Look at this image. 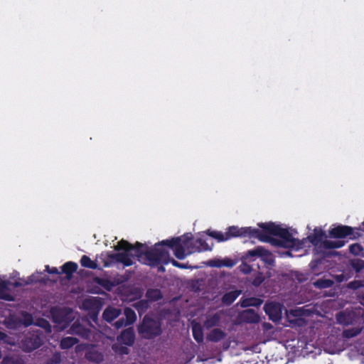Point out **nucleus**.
<instances>
[{
	"label": "nucleus",
	"mask_w": 364,
	"mask_h": 364,
	"mask_svg": "<svg viewBox=\"0 0 364 364\" xmlns=\"http://www.w3.org/2000/svg\"><path fill=\"white\" fill-rule=\"evenodd\" d=\"M240 269L244 274H249L252 271V267L246 263L242 262L240 266Z\"/></svg>",
	"instance_id": "obj_45"
},
{
	"label": "nucleus",
	"mask_w": 364,
	"mask_h": 364,
	"mask_svg": "<svg viewBox=\"0 0 364 364\" xmlns=\"http://www.w3.org/2000/svg\"><path fill=\"white\" fill-rule=\"evenodd\" d=\"M242 320L248 323H257L259 321V316L253 309H247L241 314Z\"/></svg>",
	"instance_id": "obj_14"
},
{
	"label": "nucleus",
	"mask_w": 364,
	"mask_h": 364,
	"mask_svg": "<svg viewBox=\"0 0 364 364\" xmlns=\"http://www.w3.org/2000/svg\"><path fill=\"white\" fill-rule=\"evenodd\" d=\"M258 225L261 229L230 226L225 232L228 240L237 237H249L263 242H269L277 247L292 248L296 245V239L287 228L272 222L259 223Z\"/></svg>",
	"instance_id": "obj_1"
},
{
	"label": "nucleus",
	"mask_w": 364,
	"mask_h": 364,
	"mask_svg": "<svg viewBox=\"0 0 364 364\" xmlns=\"http://www.w3.org/2000/svg\"><path fill=\"white\" fill-rule=\"evenodd\" d=\"M169 263H171L173 267H178V268H180V269H186V268H188L187 264H183V263H180V262H177L176 260H175L174 259H171L170 258V262Z\"/></svg>",
	"instance_id": "obj_46"
},
{
	"label": "nucleus",
	"mask_w": 364,
	"mask_h": 364,
	"mask_svg": "<svg viewBox=\"0 0 364 364\" xmlns=\"http://www.w3.org/2000/svg\"><path fill=\"white\" fill-rule=\"evenodd\" d=\"M1 364H25L20 358L6 356L3 358Z\"/></svg>",
	"instance_id": "obj_34"
},
{
	"label": "nucleus",
	"mask_w": 364,
	"mask_h": 364,
	"mask_svg": "<svg viewBox=\"0 0 364 364\" xmlns=\"http://www.w3.org/2000/svg\"><path fill=\"white\" fill-rule=\"evenodd\" d=\"M362 328L359 327H353L346 329L343 331V336L346 338H351L360 334Z\"/></svg>",
	"instance_id": "obj_31"
},
{
	"label": "nucleus",
	"mask_w": 364,
	"mask_h": 364,
	"mask_svg": "<svg viewBox=\"0 0 364 364\" xmlns=\"http://www.w3.org/2000/svg\"><path fill=\"white\" fill-rule=\"evenodd\" d=\"M225 333L220 328L213 329L207 336V339L213 342H218L223 339Z\"/></svg>",
	"instance_id": "obj_19"
},
{
	"label": "nucleus",
	"mask_w": 364,
	"mask_h": 364,
	"mask_svg": "<svg viewBox=\"0 0 364 364\" xmlns=\"http://www.w3.org/2000/svg\"><path fill=\"white\" fill-rule=\"evenodd\" d=\"M46 270L49 273V274H59L60 272L58 269V268L56 267H52V268H50V267L48 265H46Z\"/></svg>",
	"instance_id": "obj_49"
},
{
	"label": "nucleus",
	"mask_w": 364,
	"mask_h": 364,
	"mask_svg": "<svg viewBox=\"0 0 364 364\" xmlns=\"http://www.w3.org/2000/svg\"><path fill=\"white\" fill-rule=\"evenodd\" d=\"M333 284V281L326 279H318L314 282V287L318 289H326L331 287Z\"/></svg>",
	"instance_id": "obj_32"
},
{
	"label": "nucleus",
	"mask_w": 364,
	"mask_h": 364,
	"mask_svg": "<svg viewBox=\"0 0 364 364\" xmlns=\"http://www.w3.org/2000/svg\"><path fill=\"white\" fill-rule=\"evenodd\" d=\"M114 250L117 251L124 250L127 255H130L132 258L134 255L131 253V252H134V256L137 258L138 261L141 262V258L143 256L145 257V251L147 249V247L145 245L136 242L135 245H132L128 241L122 240L118 242L117 245L115 246Z\"/></svg>",
	"instance_id": "obj_5"
},
{
	"label": "nucleus",
	"mask_w": 364,
	"mask_h": 364,
	"mask_svg": "<svg viewBox=\"0 0 364 364\" xmlns=\"http://www.w3.org/2000/svg\"><path fill=\"white\" fill-rule=\"evenodd\" d=\"M18 286H20V284L18 282H16L15 283V287H18Z\"/></svg>",
	"instance_id": "obj_59"
},
{
	"label": "nucleus",
	"mask_w": 364,
	"mask_h": 364,
	"mask_svg": "<svg viewBox=\"0 0 364 364\" xmlns=\"http://www.w3.org/2000/svg\"><path fill=\"white\" fill-rule=\"evenodd\" d=\"M37 325L38 326L43 328L48 332L51 331V326L50 323L45 318H41L38 320Z\"/></svg>",
	"instance_id": "obj_42"
},
{
	"label": "nucleus",
	"mask_w": 364,
	"mask_h": 364,
	"mask_svg": "<svg viewBox=\"0 0 364 364\" xmlns=\"http://www.w3.org/2000/svg\"><path fill=\"white\" fill-rule=\"evenodd\" d=\"M139 334L144 338L153 339L162 333L161 323L149 315H145L137 327Z\"/></svg>",
	"instance_id": "obj_3"
},
{
	"label": "nucleus",
	"mask_w": 364,
	"mask_h": 364,
	"mask_svg": "<svg viewBox=\"0 0 364 364\" xmlns=\"http://www.w3.org/2000/svg\"><path fill=\"white\" fill-rule=\"evenodd\" d=\"M208 264L210 267H223L221 259L210 260L208 262Z\"/></svg>",
	"instance_id": "obj_48"
},
{
	"label": "nucleus",
	"mask_w": 364,
	"mask_h": 364,
	"mask_svg": "<svg viewBox=\"0 0 364 364\" xmlns=\"http://www.w3.org/2000/svg\"><path fill=\"white\" fill-rule=\"evenodd\" d=\"M195 245L198 246L196 247V250H193V252L208 251L212 250V247H210L206 241L201 237L196 240ZM191 252H193V251Z\"/></svg>",
	"instance_id": "obj_27"
},
{
	"label": "nucleus",
	"mask_w": 364,
	"mask_h": 364,
	"mask_svg": "<svg viewBox=\"0 0 364 364\" xmlns=\"http://www.w3.org/2000/svg\"><path fill=\"white\" fill-rule=\"evenodd\" d=\"M326 235L325 232L318 228H315L314 230V232L310 234L307 239L315 247L323 245V239L326 238Z\"/></svg>",
	"instance_id": "obj_11"
},
{
	"label": "nucleus",
	"mask_w": 364,
	"mask_h": 364,
	"mask_svg": "<svg viewBox=\"0 0 364 364\" xmlns=\"http://www.w3.org/2000/svg\"><path fill=\"white\" fill-rule=\"evenodd\" d=\"M77 264L74 262H67L61 267L62 272L64 273L68 279H70L74 272L77 269Z\"/></svg>",
	"instance_id": "obj_16"
},
{
	"label": "nucleus",
	"mask_w": 364,
	"mask_h": 364,
	"mask_svg": "<svg viewBox=\"0 0 364 364\" xmlns=\"http://www.w3.org/2000/svg\"><path fill=\"white\" fill-rule=\"evenodd\" d=\"M220 321V316L218 313L214 314L206 318L204 321L203 326L206 329H210L213 327L217 326Z\"/></svg>",
	"instance_id": "obj_21"
},
{
	"label": "nucleus",
	"mask_w": 364,
	"mask_h": 364,
	"mask_svg": "<svg viewBox=\"0 0 364 364\" xmlns=\"http://www.w3.org/2000/svg\"><path fill=\"white\" fill-rule=\"evenodd\" d=\"M260 304L259 300L258 299L252 297L244 299L242 303L241 306L242 307H248V306H257Z\"/></svg>",
	"instance_id": "obj_36"
},
{
	"label": "nucleus",
	"mask_w": 364,
	"mask_h": 364,
	"mask_svg": "<svg viewBox=\"0 0 364 364\" xmlns=\"http://www.w3.org/2000/svg\"><path fill=\"white\" fill-rule=\"evenodd\" d=\"M61 362V355L60 353H55L50 358L46 360V364H58Z\"/></svg>",
	"instance_id": "obj_39"
},
{
	"label": "nucleus",
	"mask_w": 364,
	"mask_h": 364,
	"mask_svg": "<svg viewBox=\"0 0 364 364\" xmlns=\"http://www.w3.org/2000/svg\"><path fill=\"white\" fill-rule=\"evenodd\" d=\"M94 281L96 284L101 286L107 291H111L114 286L113 283L109 279L106 278L96 277L95 278Z\"/></svg>",
	"instance_id": "obj_29"
},
{
	"label": "nucleus",
	"mask_w": 364,
	"mask_h": 364,
	"mask_svg": "<svg viewBox=\"0 0 364 364\" xmlns=\"http://www.w3.org/2000/svg\"><path fill=\"white\" fill-rule=\"evenodd\" d=\"M355 313L353 311H341L336 315V320L338 323L343 325H350L354 322Z\"/></svg>",
	"instance_id": "obj_13"
},
{
	"label": "nucleus",
	"mask_w": 364,
	"mask_h": 364,
	"mask_svg": "<svg viewBox=\"0 0 364 364\" xmlns=\"http://www.w3.org/2000/svg\"><path fill=\"white\" fill-rule=\"evenodd\" d=\"M180 238H171L161 241L160 244L173 249L175 257L178 259H183L186 257V247L182 244H180Z\"/></svg>",
	"instance_id": "obj_8"
},
{
	"label": "nucleus",
	"mask_w": 364,
	"mask_h": 364,
	"mask_svg": "<svg viewBox=\"0 0 364 364\" xmlns=\"http://www.w3.org/2000/svg\"><path fill=\"white\" fill-rule=\"evenodd\" d=\"M205 232L208 235L215 239L219 242L228 240L226 235V232L224 234L220 231L210 230H208Z\"/></svg>",
	"instance_id": "obj_28"
},
{
	"label": "nucleus",
	"mask_w": 364,
	"mask_h": 364,
	"mask_svg": "<svg viewBox=\"0 0 364 364\" xmlns=\"http://www.w3.org/2000/svg\"><path fill=\"white\" fill-rule=\"evenodd\" d=\"M364 282L361 280H353L348 284V287L349 289L356 290L359 288L364 287Z\"/></svg>",
	"instance_id": "obj_40"
},
{
	"label": "nucleus",
	"mask_w": 364,
	"mask_h": 364,
	"mask_svg": "<svg viewBox=\"0 0 364 364\" xmlns=\"http://www.w3.org/2000/svg\"><path fill=\"white\" fill-rule=\"evenodd\" d=\"M221 262L223 267H232L235 264L234 260L230 258L221 259Z\"/></svg>",
	"instance_id": "obj_44"
},
{
	"label": "nucleus",
	"mask_w": 364,
	"mask_h": 364,
	"mask_svg": "<svg viewBox=\"0 0 364 364\" xmlns=\"http://www.w3.org/2000/svg\"><path fill=\"white\" fill-rule=\"evenodd\" d=\"M127 326L126 325V321L124 320V318H119V320H117L114 323V326L117 328V329H119L121 328H122L123 326Z\"/></svg>",
	"instance_id": "obj_47"
},
{
	"label": "nucleus",
	"mask_w": 364,
	"mask_h": 364,
	"mask_svg": "<svg viewBox=\"0 0 364 364\" xmlns=\"http://www.w3.org/2000/svg\"><path fill=\"white\" fill-rule=\"evenodd\" d=\"M264 310L271 321L277 322L282 319V311L280 304L276 302L267 303L264 306Z\"/></svg>",
	"instance_id": "obj_9"
},
{
	"label": "nucleus",
	"mask_w": 364,
	"mask_h": 364,
	"mask_svg": "<svg viewBox=\"0 0 364 364\" xmlns=\"http://www.w3.org/2000/svg\"><path fill=\"white\" fill-rule=\"evenodd\" d=\"M124 314L126 318V325H132L136 321V313L132 309L129 307L124 308Z\"/></svg>",
	"instance_id": "obj_26"
},
{
	"label": "nucleus",
	"mask_w": 364,
	"mask_h": 364,
	"mask_svg": "<svg viewBox=\"0 0 364 364\" xmlns=\"http://www.w3.org/2000/svg\"><path fill=\"white\" fill-rule=\"evenodd\" d=\"M22 315L23 317V320L18 321V323L23 324L26 327L31 326L33 323V318L32 315L27 312H23Z\"/></svg>",
	"instance_id": "obj_35"
},
{
	"label": "nucleus",
	"mask_w": 364,
	"mask_h": 364,
	"mask_svg": "<svg viewBox=\"0 0 364 364\" xmlns=\"http://www.w3.org/2000/svg\"><path fill=\"white\" fill-rule=\"evenodd\" d=\"M260 257L261 259L268 265L272 266L274 264V259L273 258L272 254L267 250L264 249L262 246H257L253 250H248L244 256L245 259H248L249 257Z\"/></svg>",
	"instance_id": "obj_7"
},
{
	"label": "nucleus",
	"mask_w": 364,
	"mask_h": 364,
	"mask_svg": "<svg viewBox=\"0 0 364 364\" xmlns=\"http://www.w3.org/2000/svg\"><path fill=\"white\" fill-rule=\"evenodd\" d=\"M242 291L237 289L225 293L221 298L223 304L225 306L231 305L240 295Z\"/></svg>",
	"instance_id": "obj_15"
},
{
	"label": "nucleus",
	"mask_w": 364,
	"mask_h": 364,
	"mask_svg": "<svg viewBox=\"0 0 364 364\" xmlns=\"http://www.w3.org/2000/svg\"><path fill=\"white\" fill-rule=\"evenodd\" d=\"M38 346H33V347H32V348H30L28 350V351H31V350H33V349H36V348H38Z\"/></svg>",
	"instance_id": "obj_56"
},
{
	"label": "nucleus",
	"mask_w": 364,
	"mask_h": 364,
	"mask_svg": "<svg viewBox=\"0 0 364 364\" xmlns=\"http://www.w3.org/2000/svg\"><path fill=\"white\" fill-rule=\"evenodd\" d=\"M346 244V242L344 240H336V241H332V240H324L323 242V247L325 249H338L343 247Z\"/></svg>",
	"instance_id": "obj_24"
},
{
	"label": "nucleus",
	"mask_w": 364,
	"mask_h": 364,
	"mask_svg": "<svg viewBox=\"0 0 364 364\" xmlns=\"http://www.w3.org/2000/svg\"><path fill=\"white\" fill-rule=\"evenodd\" d=\"M79 340L75 337H65L61 339L60 343V347L61 349L65 350L72 348L73 346L77 344Z\"/></svg>",
	"instance_id": "obj_22"
},
{
	"label": "nucleus",
	"mask_w": 364,
	"mask_h": 364,
	"mask_svg": "<svg viewBox=\"0 0 364 364\" xmlns=\"http://www.w3.org/2000/svg\"><path fill=\"white\" fill-rule=\"evenodd\" d=\"M145 296L149 302L157 301L162 299L161 291L159 289H148L146 291Z\"/></svg>",
	"instance_id": "obj_17"
},
{
	"label": "nucleus",
	"mask_w": 364,
	"mask_h": 364,
	"mask_svg": "<svg viewBox=\"0 0 364 364\" xmlns=\"http://www.w3.org/2000/svg\"><path fill=\"white\" fill-rule=\"evenodd\" d=\"M133 306L138 311L139 316L144 314L149 307V301L146 299H141L134 303Z\"/></svg>",
	"instance_id": "obj_25"
},
{
	"label": "nucleus",
	"mask_w": 364,
	"mask_h": 364,
	"mask_svg": "<svg viewBox=\"0 0 364 364\" xmlns=\"http://www.w3.org/2000/svg\"><path fill=\"white\" fill-rule=\"evenodd\" d=\"M192 333L194 339L198 343L203 341V331L201 325L198 323H192Z\"/></svg>",
	"instance_id": "obj_18"
},
{
	"label": "nucleus",
	"mask_w": 364,
	"mask_h": 364,
	"mask_svg": "<svg viewBox=\"0 0 364 364\" xmlns=\"http://www.w3.org/2000/svg\"><path fill=\"white\" fill-rule=\"evenodd\" d=\"M8 289L7 282L5 281L0 282V299H3L7 301H12L13 298L11 296L6 293Z\"/></svg>",
	"instance_id": "obj_30"
},
{
	"label": "nucleus",
	"mask_w": 364,
	"mask_h": 364,
	"mask_svg": "<svg viewBox=\"0 0 364 364\" xmlns=\"http://www.w3.org/2000/svg\"><path fill=\"white\" fill-rule=\"evenodd\" d=\"M159 272H164V271H165V268H164L163 266H161V267L159 268Z\"/></svg>",
	"instance_id": "obj_55"
},
{
	"label": "nucleus",
	"mask_w": 364,
	"mask_h": 364,
	"mask_svg": "<svg viewBox=\"0 0 364 364\" xmlns=\"http://www.w3.org/2000/svg\"><path fill=\"white\" fill-rule=\"evenodd\" d=\"M135 340V333L133 328H127L123 330L117 337V341L128 346H132Z\"/></svg>",
	"instance_id": "obj_10"
},
{
	"label": "nucleus",
	"mask_w": 364,
	"mask_h": 364,
	"mask_svg": "<svg viewBox=\"0 0 364 364\" xmlns=\"http://www.w3.org/2000/svg\"><path fill=\"white\" fill-rule=\"evenodd\" d=\"M122 313L120 309L108 306L102 313V318L108 322L112 323L115 318H118Z\"/></svg>",
	"instance_id": "obj_12"
},
{
	"label": "nucleus",
	"mask_w": 364,
	"mask_h": 364,
	"mask_svg": "<svg viewBox=\"0 0 364 364\" xmlns=\"http://www.w3.org/2000/svg\"><path fill=\"white\" fill-rule=\"evenodd\" d=\"M331 237L341 239L348 236L351 240H355L362 236V233L355 231V228L348 225H338L329 230Z\"/></svg>",
	"instance_id": "obj_6"
},
{
	"label": "nucleus",
	"mask_w": 364,
	"mask_h": 364,
	"mask_svg": "<svg viewBox=\"0 0 364 364\" xmlns=\"http://www.w3.org/2000/svg\"><path fill=\"white\" fill-rule=\"evenodd\" d=\"M160 242L155 244L154 248L146 250L144 264L150 266H156L160 264H168L170 262V255L168 250L164 247Z\"/></svg>",
	"instance_id": "obj_2"
},
{
	"label": "nucleus",
	"mask_w": 364,
	"mask_h": 364,
	"mask_svg": "<svg viewBox=\"0 0 364 364\" xmlns=\"http://www.w3.org/2000/svg\"><path fill=\"white\" fill-rule=\"evenodd\" d=\"M351 267L356 272H359L364 269V260L360 259L353 260Z\"/></svg>",
	"instance_id": "obj_38"
},
{
	"label": "nucleus",
	"mask_w": 364,
	"mask_h": 364,
	"mask_svg": "<svg viewBox=\"0 0 364 364\" xmlns=\"http://www.w3.org/2000/svg\"><path fill=\"white\" fill-rule=\"evenodd\" d=\"M360 303L364 306V294L360 298Z\"/></svg>",
	"instance_id": "obj_54"
},
{
	"label": "nucleus",
	"mask_w": 364,
	"mask_h": 364,
	"mask_svg": "<svg viewBox=\"0 0 364 364\" xmlns=\"http://www.w3.org/2000/svg\"><path fill=\"white\" fill-rule=\"evenodd\" d=\"M84 330V328H82L81 325L77 324L76 323H74L70 329L72 333H76L78 335L82 334V331H83Z\"/></svg>",
	"instance_id": "obj_43"
},
{
	"label": "nucleus",
	"mask_w": 364,
	"mask_h": 364,
	"mask_svg": "<svg viewBox=\"0 0 364 364\" xmlns=\"http://www.w3.org/2000/svg\"><path fill=\"white\" fill-rule=\"evenodd\" d=\"M11 321H13L12 319L9 320V321H8L9 325H11Z\"/></svg>",
	"instance_id": "obj_58"
},
{
	"label": "nucleus",
	"mask_w": 364,
	"mask_h": 364,
	"mask_svg": "<svg viewBox=\"0 0 364 364\" xmlns=\"http://www.w3.org/2000/svg\"><path fill=\"white\" fill-rule=\"evenodd\" d=\"M264 278L261 272H258V274L253 278L252 281V284L255 287H259L264 282Z\"/></svg>",
	"instance_id": "obj_41"
},
{
	"label": "nucleus",
	"mask_w": 364,
	"mask_h": 364,
	"mask_svg": "<svg viewBox=\"0 0 364 364\" xmlns=\"http://www.w3.org/2000/svg\"><path fill=\"white\" fill-rule=\"evenodd\" d=\"M175 238H180V244H182L185 247H190V242L193 240V235L191 233H186L180 237H176Z\"/></svg>",
	"instance_id": "obj_33"
},
{
	"label": "nucleus",
	"mask_w": 364,
	"mask_h": 364,
	"mask_svg": "<svg viewBox=\"0 0 364 364\" xmlns=\"http://www.w3.org/2000/svg\"><path fill=\"white\" fill-rule=\"evenodd\" d=\"M355 231H358L361 233V232H364V221L361 223V225L358 227L355 228Z\"/></svg>",
	"instance_id": "obj_52"
},
{
	"label": "nucleus",
	"mask_w": 364,
	"mask_h": 364,
	"mask_svg": "<svg viewBox=\"0 0 364 364\" xmlns=\"http://www.w3.org/2000/svg\"><path fill=\"white\" fill-rule=\"evenodd\" d=\"M80 264L82 267L85 268H89L91 269H101L96 262V261H92L88 256L84 255L82 256L80 259Z\"/></svg>",
	"instance_id": "obj_20"
},
{
	"label": "nucleus",
	"mask_w": 364,
	"mask_h": 364,
	"mask_svg": "<svg viewBox=\"0 0 364 364\" xmlns=\"http://www.w3.org/2000/svg\"><path fill=\"white\" fill-rule=\"evenodd\" d=\"M99 258L102 260L104 267L111 266L114 262L122 263L124 267L133 264L131 255H127L124 250L122 252L114 253L112 252H102Z\"/></svg>",
	"instance_id": "obj_4"
},
{
	"label": "nucleus",
	"mask_w": 364,
	"mask_h": 364,
	"mask_svg": "<svg viewBox=\"0 0 364 364\" xmlns=\"http://www.w3.org/2000/svg\"><path fill=\"white\" fill-rule=\"evenodd\" d=\"M17 326V323L16 321H14L12 323V327L15 328Z\"/></svg>",
	"instance_id": "obj_57"
},
{
	"label": "nucleus",
	"mask_w": 364,
	"mask_h": 364,
	"mask_svg": "<svg viewBox=\"0 0 364 364\" xmlns=\"http://www.w3.org/2000/svg\"><path fill=\"white\" fill-rule=\"evenodd\" d=\"M349 252L354 255H360L363 252V247L358 243L352 244L349 246Z\"/></svg>",
	"instance_id": "obj_37"
},
{
	"label": "nucleus",
	"mask_w": 364,
	"mask_h": 364,
	"mask_svg": "<svg viewBox=\"0 0 364 364\" xmlns=\"http://www.w3.org/2000/svg\"><path fill=\"white\" fill-rule=\"evenodd\" d=\"M61 313H62L61 310H53L52 311V314H53L55 321H58V320H57L58 315L61 314ZM58 322H60V321L59 320Z\"/></svg>",
	"instance_id": "obj_51"
},
{
	"label": "nucleus",
	"mask_w": 364,
	"mask_h": 364,
	"mask_svg": "<svg viewBox=\"0 0 364 364\" xmlns=\"http://www.w3.org/2000/svg\"><path fill=\"white\" fill-rule=\"evenodd\" d=\"M310 266H311V269H314L316 267V263H314V262H311V264H310Z\"/></svg>",
	"instance_id": "obj_53"
},
{
	"label": "nucleus",
	"mask_w": 364,
	"mask_h": 364,
	"mask_svg": "<svg viewBox=\"0 0 364 364\" xmlns=\"http://www.w3.org/2000/svg\"><path fill=\"white\" fill-rule=\"evenodd\" d=\"M85 358L96 363H100L103 360V355L96 350H89L85 353Z\"/></svg>",
	"instance_id": "obj_23"
},
{
	"label": "nucleus",
	"mask_w": 364,
	"mask_h": 364,
	"mask_svg": "<svg viewBox=\"0 0 364 364\" xmlns=\"http://www.w3.org/2000/svg\"><path fill=\"white\" fill-rule=\"evenodd\" d=\"M118 351L122 355H127L129 352L128 348L126 346H120Z\"/></svg>",
	"instance_id": "obj_50"
}]
</instances>
